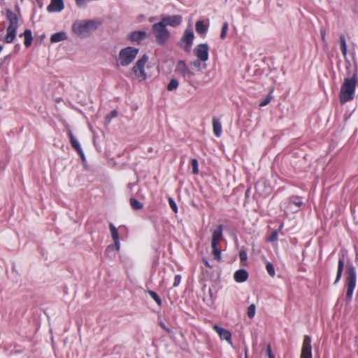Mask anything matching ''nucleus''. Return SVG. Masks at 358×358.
<instances>
[{
  "mask_svg": "<svg viewBox=\"0 0 358 358\" xmlns=\"http://www.w3.org/2000/svg\"><path fill=\"white\" fill-rule=\"evenodd\" d=\"M345 63L347 76L344 78L340 92V100L342 103L353 99L357 80V67H352L347 59H345Z\"/></svg>",
  "mask_w": 358,
  "mask_h": 358,
  "instance_id": "1",
  "label": "nucleus"
},
{
  "mask_svg": "<svg viewBox=\"0 0 358 358\" xmlns=\"http://www.w3.org/2000/svg\"><path fill=\"white\" fill-rule=\"evenodd\" d=\"M99 25V23L95 20L76 21L72 26V31L76 36L84 37L96 30Z\"/></svg>",
  "mask_w": 358,
  "mask_h": 358,
  "instance_id": "2",
  "label": "nucleus"
},
{
  "mask_svg": "<svg viewBox=\"0 0 358 358\" xmlns=\"http://www.w3.org/2000/svg\"><path fill=\"white\" fill-rule=\"evenodd\" d=\"M357 273L355 266L352 264H348L346 270V302L349 303L352 300V294L356 286Z\"/></svg>",
  "mask_w": 358,
  "mask_h": 358,
  "instance_id": "3",
  "label": "nucleus"
},
{
  "mask_svg": "<svg viewBox=\"0 0 358 358\" xmlns=\"http://www.w3.org/2000/svg\"><path fill=\"white\" fill-rule=\"evenodd\" d=\"M148 56L147 55H143L137 60L132 68V72L134 77L139 82L145 81L148 78V75L145 71V65L148 63Z\"/></svg>",
  "mask_w": 358,
  "mask_h": 358,
  "instance_id": "4",
  "label": "nucleus"
},
{
  "mask_svg": "<svg viewBox=\"0 0 358 358\" xmlns=\"http://www.w3.org/2000/svg\"><path fill=\"white\" fill-rule=\"evenodd\" d=\"M138 53V48L134 47L123 48L119 52L117 62L122 66H127L134 60Z\"/></svg>",
  "mask_w": 358,
  "mask_h": 358,
  "instance_id": "5",
  "label": "nucleus"
},
{
  "mask_svg": "<svg viewBox=\"0 0 358 358\" xmlns=\"http://www.w3.org/2000/svg\"><path fill=\"white\" fill-rule=\"evenodd\" d=\"M6 15L10 24L6 29L7 33L5 37V42L10 43L14 41L16 36V30L18 27V19L17 15L10 10L7 11Z\"/></svg>",
  "mask_w": 358,
  "mask_h": 358,
  "instance_id": "6",
  "label": "nucleus"
},
{
  "mask_svg": "<svg viewBox=\"0 0 358 358\" xmlns=\"http://www.w3.org/2000/svg\"><path fill=\"white\" fill-rule=\"evenodd\" d=\"M152 31L157 43L164 45L168 41L170 37V33L166 29V26L161 21L152 25Z\"/></svg>",
  "mask_w": 358,
  "mask_h": 358,
  "instance_id": "7",
  "label": "nucleus"
},
{
  "mask_svg": "<svg viewBox=\"0 0 358 358\" xmlns=\"http://www.w3.org/2000/svg\"><path fill=\"white\" fill-rule=\"evenodd\" d=\"M194 38V34L191 29H186L179 42V45L185 52L189 53L192 50V46Z\"/></svg>",
  "mask_w": 358,
  "mask_h": 358,
  "instance_id": "8",
  "label": "nucleus"
},
{
  "mask_svg": "<svg viewBox=\"0 0 358 358\" xmlns=\"http://www.w3.org/2000/svg\"><path fill=\"white\" fill-rule=\"evenodd\" d=\"M194 53L197 59L203 62H206L209 57V47L206 43H201L195 47Z\"/></svg>",
  "mask_w": 358,
  "mask_h": 358,
  "instance_id": "9",
  "label": "nucleus"
},
{
  "mask_svg": "<svg viewBox=\"0 0 358 358\" xmlns=\"http://www.w3.org/2000/svg\"><path fill=\"white\" fill-rule=\"evenodd\" d=\"M176 71L181 75L185 79L191 78L194 76V72L187 67L185 62L183 60H180L177 62Z\"/></svg>",
  "mask_w": 358,
  "mask_h": 358,
  "instance_id": "10",
  "label": "nucleus"
},
{
  "mask_svg": "<svg viewBox=\"0 0 358 358\" xmlns=\"http://www.w3.org/2000/svg\"><path fill=\"white\" fill-rule=\"evenodd\" d=\"M302 205V201L299 197L291 198L285 206H284L285 213H294L299 210Z\"/></svg>",
  "mask_w": 358,
  "mask_h": 358,
  "instance_id": "11",
  "label": "nucleus"
},
{
  "mask_svg": "<svg viewBox=\"0 0 358 358\" xmlns=\"http://www.w3.org/2000/svg\"><path fill=\"white\" fill-rule=\"evenodd\" d=\"M311 339L308 336H305L303 341L301 354L300 358H312Z\"/></svg>",
  "mask_w": 358,
  "mask_h": 358,
  "instance_id": "12",
  "label": "nucleus"
},
{
  "mask_svg": "<svg viewBox=\"0 0 358 358\" xmlns=\"http://www.w3.org/2000/svg\"><path fill=\"white\" fill-rule=\"evenodd\" d=\"M165 26L176 27L179 25L182 22V17L179 15L165 16L160 20Z\"/></svg>",
  "mask_w": 358,
  "mask_h": 358,
  "instance_id": "13",
  "label": "nucleus"
},
{
  "mask_svg": "<svg viewBox=\"0 0 358 358\" xmlns=\"http://www.w3.org/2000/svg\"><path fill=\"white\" fill-rule=\"evenodd\" d=\"M213 329L217 333L222 340H225L229 343L232 344L231 334L228 330L220 327L217 325H214Z\"/></svg>",
  "mask_w": 358,
  "mask_h": 358,
  "instance_id": "14",
  "label": "nucleus"
},
{
  "mask_svg": "<svg viewBox=\"0 0 358 358\" xmlns=\"http://www.w3.org/2000/svg\"><path fill=\"white\" fill-rule=\"evenodd\" d=\"M69 136L70 138V143L71 146L78 152L80 157L82 158L83 161L85 160L84 152L81 148V146L78 141V140L75 138V136L73 135L72 132L71 131H69Z\"/></svg>",
  "mask_w": 358,
  "mask_h": 358,
  "instance_id": "15",
  "label": "nucleus"
},
{
  "mask_svg": "<svg viewBox=\"0 0 358 358\" xmlns=\"http://www.w3.org/2000/svg\"><path fill=\"white\" fill-rule=\"evenodd\" d=\"M64 8V0H51L47 10L49 12H60Z\"/></svg>",
  "mask_w": 358,
  "mask_h": 358,
  "instance_id": "16",
  "label": "nucleus"
},
{
  "mask_svg": "<svg viewBox=\"0 0 358 358\" xmlns=\"http://www.w3.org/2000/svg\"><path fill=\"white\" fill-rule=\"evenodd\" d=\"M147 37V33L144 31H136L129 34V39L131 41L139 42Z\"/></svg>",
  "mask_w": 358,
  "mask_h": 358,
  "instance_id": "17",
  "label": "nucleus"
},
{
  "mask_svg": "<svg viewBox=\"0 0 358 358\" xmlns=\"http://www.w3.org/2000/svg\"><path fill=\"white\" fill-rule=\"evenodd\" d=\"M248 273L245 269H240L235 272L234 279L237 282H243L247 280Z\"/></svg>",
  "mask_w": 358,
  "mask_h": 358,
  "instance_id": "18",
  "label": "nucleus"
},
{
  "mask_svg": "<svg viewBox=\"0 0 358 358\" xmlns=\"http://www.w3.org/2000/svg\"><path fill=\"white\" fill-rule=\"evenodd\" d=\"M66 39H67V34L65 31L57 32L50 37L51 43H58Z\"/></svg>",
  "mask_w": 358,
  "mask_h": 358,
  "instance_id": "19",
  "label": "nucleus"
},
{
  "mask_svg": "<svg viewBox=\"0 0 358 358\" xmlns=\"http://www.w3.org/2000/svg\"><path fill=\"white\" fill-rule=\"evenodd\" d=\"M219 244L220 242L218 241H215V243L211 241L212 254L216 260H220L221 257V250Z\"/></svg>",
  "mask_w": 358,
  "mask_h": 358,
  "instance_id": "20",
  "label": "nucleus"
},
{
  "mask_svg": "<svg viewBox=\"0 0 358 358\" xmlns=\"http://www.w3.org/2000/svg\"><path fill=\"white\" fill-rule=\"evenodd\" d=\"M212 122L213 133L217 137H220L222 131L221 122L216 117H213Z\"/></svg>",
  "mask_w": 358,
  "mask_h": 358,
  "instance_id": "21",
  "label": "nucleus"
},
{
  "mask_svg": "<svg viewBox=\"0 0 358 358\" xmlns=\"http://www.w3.org/2000/svg\"><path fill=\"white\" fill-rule=\"evenodd\" d=\"M222 238V227L221 225H219L217 227V228L214 230L212 236V242L218 241L220 242V241Z\"/></svg>",
  "mask_w": 358,
  "mask_h": 358,
  "instance_id": "22",
  "label": "nucleus"
},
{
  "mask_svg": "<svg viewBox=\"0 0 358 358\" xmlns=\"http://www.w3.org/2000/svg\"><path fill=\"white\" fill-rule=\"evenodd\" d=\"M24 36V45L26 47H29L32 43V35L31 31L29 29H26L22 34H20V36Z\"/></svg>",
  "mask_w": 358,
  "mask_h": 358,
  "instance_id": "23",
  "label": "nucleus"
},
{
  "mask_svg": "<svg viewBox=\"0 0 358 358\" xmlns=\"http://www.w3.org/2000/svg\"><path fill=\"white\" fill-rule=\"evenodd\" d=\"M195 29L196 32L200 34H203L207 31V27L202 20H199L196 22Z\"/></svg>",
  "mask_w": 358,
  "mask_h": 358,
  "instance_id": "24",
  "label": "nucleus"
},
{
  "mask_svg": "<svg viewBox=\"0 0 358 358\" xmlns=\"http://www.w3.org/2000/svg\"><path fill=\"white\" fill-rule=\"evenodd\" d=\"M343 267H344V261L343 259H340L338 260V269H337V274H336V278L335 280V283L338 282L340 280L341 275H342Z\"/></svg>",
  "mask_w": 358,
  "mask_h": 358,
  "instance_id": "25",
  "label": "nucleus"
},
{
  "mask_svg": "<svg viewBox=\"0 0 358 358\" xmlns=\"http://www.w3.org/2000/svg\"><path fill=\"white\" fill-rule=\"evenodd\" d=\"M129 203L133 210H141L143 208V204L135 198L131 197L129 200Z\"/></svg>",
  "mask_w": 358,
  "mask_h": 358,
  "instance_id": "26",
  "label": "nucleus"
},
{
  "mask_svg": "<svg viewBox=\"0 0 358 358\" xmlns=\"http://www.w3.org/2000/svg\"><path fill=\"white\" fill-rule=\"evenodd\" d=\"M339 41L341 44V49L342 51V53L345 57H346L347 55V45L345 42V38L344 35H341L339 37Z\"/></svg>",
  "mask_w": 358,
  "mask_h": 358,
  "instance_id": "27",
  "label": "nucleus"
},
{
  "mask_svg": "<svg viewBox=\"0 0 358 358\" xmlns=\"http://www.w3.org/2000/svg\"><path fill=\"white\" fill-rule=\"evenodd\" d=\"M178 81L175 78H172L167 85V90L173 91L178 88Z\"/></svg>",
  "mask_w": 358,
  "mask_h": 358,
  "instance_id": "28",
  "label": "nucleus"
},
{
  "mask_svg": "<svg viewBox=\"0 0 358 358\" xmlns=\"http://www.w3.org/2000/svg\"><path fill=\"white\" fill-rule=\"evenodd\" d=\"M256 312V306L255 304H250L247 310V315L249 318L252 319L255 317Z\"/></svg>",
  "mask_w": 358,
  "mask_h": 358,
  "instance_id": "29",
  "label": "nucleus"
},
{
  "mask_svg": "<svg viewBox=\"0 0 358 358\" xmlns=\"http://www.w3.org/2000/svg\"><path fill=\"white\" fill-rule=\"evenodd\" d=\"M148 293L153 299V300L157 303V305H162V300L159 295L154 291L148 290Z\"/></svg>",
  "mask_w": 358,
  "mask_h": 358,
  "instance_id": "30",
  "label": "nucleus"
},
{
  "mask_svg": "<svg viewBox=\"0 0 358 358\" xmlns=\"http://www.w3.org/2000/svg\"><path fill=\"white\" fill-rule=\"evenodd\" d=\"M109 228L113 239L116 240L119 238L117 229L111 223L109 224Z\"/></svg>",
  "mask_w": 358,
  "mask_h": 358,
  "instance_id": "31",
  "label": "nucleus"
},
{
  "mask_svg": "<svg viewBox=\"0 0 358 358\" xmlns=\"http://www.w3.org/2000/svg\"><path fill=\"white\" fill-rule=\"evenodd\" d=\"M266 269L268 273L269 274V275H271V277H273L275 275V273L274 266L269 262H267L266 264Z\"/></svg>",
  "mask_w": 358,
  "mask_h": 358,
  "instance_id": "32",
  "label": "nucleus"
},
{
  "mask_svg": "<svg viewBox=\"0 0 358 358\" xmlns=\"http://www.w3.org/2000/svg\"><path fill=\"white\" fill-rule=\"evenodd\" d=\"M228 27H229V24L227 22H224L222 25V31H221V34H220V38L221 39H224L226 36H227V31H228Z\"/></svg>",
  "mask_w": 358,
  "mask_h": 358,
  "instance_id": "33",
  "label": "nucleus"
},
{
  "mask_svg": "<svg viewBox=\"0 0 358 358\" xmlns=\"http://www.w3.org/2000/svg\"><path fill=\"white\" fill-rule=\"evenodd\" d=\"M208 294H209V298H207V297H204L203 298V301H206V303L209 305V306H211L213 303V292H212V290L210 289H208Z\"/></svg>",
  "mask_w": 358,
  "mask_h": 358,
  "instance_id": "34",
  "label": "nucleus"
},
{
  "mask_svg": "<svg viewBox=\"0 0 358 358\" xmlns=\"http://www.w3.org/2000/svg\"><path fill=\"white\" fill-rule=\"evenodd\" d=\"M192 172L194 174H197L199 173V164L198 162L196 159H192Z\"/></svg>",
  "mask_w": 358,
  "mask_h": 358,
  "instance_id": "35",
  "label": "nucleus"
},
{
  "mask_svg": "<svg viewBox=\"0 0 358 358\" xmlns=\"http://www.w3.org/2000/svg\"><path fill=\"white\" fill-rule=\"evenodd\" d=\"M169 206L171 208V209L175 213H177L178 212V207H177V205H176V202L173 201V199L172 198H169Z\"/></svg>",
  "mask_w": 358,
  "mask_h": 358,
  "instance_id": "36",
  "label": "nucleus"
},
{
  "mask_svg": "<svg viewBox=\"0 0 358 358\" xmlns=\"http://www.w3.org/2000/svg\"><path fill=\"white\" fill-rule=\"evenodd\" d=\"M114 241V243H115V245H109L107 248V250H112L114 248V247L115 248L116 250L118 251L120 250V241H119V238L116 239V240H113Z\"/></svg>",
  "mask_w": 358,
  "mask_h": 358,
  "instance_id": "37",
  "label": "nucleus"
},
{
  "mask_svg": "<svg viewBox=\"0 0 358 358\" xmlns=\"http://www.w3.org/2000/svg\"><path fill=\"white\" fill-rule=\"evenodd\" d=\"M271 100V94H269L260 103H259V106L260 107H264L265 106H266L267 104H268L270 103Z\"/></svg>",
  "mask_w": 358,
  "mask_h": 358,
  "instance_id": "38",
  "label": "nucleus"
},
{
  "mask_svg": "<svg viewBox=\"0 0 358 358\" xmlns=\"http://www.w3.org/2000/svg\"><path fill=\"white\" fill-rule=\"evenodd\" d=\"M278 240V231H274L271 233L270 236L268 238V241L270 242H275Z\"/></svg>",
  "mask_w": 358,
  "mask_h": 358,
  "instance_id": "39",
  "label": "nucleus"
},
{
  "mask_svg": "<svg viewBox=\"0 0 358 358\" xmlns=\"http://www.w3.org/2000/svg\"><path fill=\"white\" fill-rule=\"evenodd\" d=\"M239 257L242 262H245L248 259V255H247L246 251L241 250L239 254Z\"/></svg>",
  "mask_w": 358,
  "mask_h": 358,
  "instance_id": "40",
  "label": "nucleus"
},
{
  "mask_svg": "<svg viewBox=\"0 0 358 358\" xmlns=\"http://www.w3.org/2000/svg\"><path fill=\"white\" fill-rule=\"evenodd\" d=\"M203 61L200 60L199 59H197L196 60L193 61L191 64L194 66L195 68H200L202 65Z\"/></svg>",
  "mask_w": 358,
  "mask_h": 358,
  "instance_id": "41",
  "label": "nucleus"
},
{
  "mask_svg": "<svg viewBox=\"0 0 358 358\" xmlns=\"http://www.w3.org/2000/svg\"><path fill=\"white\" fill-rule=\"evenodd\" d=\"M117 115V112L114 110H113L108 116L106 117V120L109 122L112 118L115 117Z\"/></svg>",
  "mask_w": 358,
  "mask_h": 358,
  "instance_id": "42",
  "label": "nucleus"
},
{
  "mask_svg": "<svg viewBox=\"0 0 358 358\" xmlns=\"http://www.w3.org/2000/svg\"><path fill=\"white\" fill-rule=\"evenodd\" d=\"M181 280V277L179 275H176L174 278L173 287H177L180 284Z\"/></svg>",
  "mask_w": 358,
  "mask_h": 358,
  "instance_id": "43",
  "label": "nucleus"
},
{
  "mask_svg": "<svg viewBox=\"0 0 358 358\" xmlns=\"http://www.w3.org/2000/svg\"><path fill=\"white\" fill-rule=\"evenodd\" d=\"M266 352H267V355H268V357H271V356H274L273 352H272L271 348L270 345H268L267 346Z\"/></svg>",
  "mask_w": 358,
  "mask_h": 358,
  "instance_id": "44",
  "label": "nucleus"
},
{
  "mask_svg": "<svg viewBox=\"0 0 358 358\" xmlns=\"http://www.w3.org/2000/svg\"><path fill=\"white\" fill-rule=\"evenodd\" d=\"M159 325L164 329H165L166 331L169 332L170 331V329L166 327V326L162 322H159Z\"/></svg>",
  "mask_w": 358,
  "mask_h": 358,
  "instance_id": "45",
  "label": "nucleus"
},
{
  "mask_svg": "<svg viewBox=\"0 0 358 358\" xmlns=\"http://www.w3.org/2000/svg\"><path fill=\"white\" fill-rule=\"evenodd\" d=\"M321 37L323 42H325V31L322 30L321 31Z\"/></svg>",
  "mask_w": 358,
  "mask_h": 358,
  "instance_id": "46",
  "label": "nucleus"
},
{
  "mask_svg": "<svg viewBox=\"0 0 358 358\" xmlns=\"http://www.w3.org/2000/svg\"><path fill=\"white\" fill-rule=\"evenodd\" d=\"M134 184H131V183H129V185H128V187H129V189H130L131 192H132V189H133V186H134Z\"/></svg>",
  "mask_w": 358,
  "mask_h": 358,
  "instance_id": "47",
  "label": "nucleus"
},
{
  "mask_svg": "<svg viewBox=\"0 0 358 358\" xmlns=\"http://www.w3.org/2000/svg\"><path fill=\"white\" fill-rule=\"evenodd\" d=\"M137 196H141V191H140V190H138V192H137Z\"/></svg>",
  "mask_w": 358,
  "mask_h": 358,
  "instance_id": "48",
  "label": "nucleus"
},
{
  "mask_svg": "<svg viewBox=\"0 0 358 358\" xmlns=\"http://www.w3.org/2000/svg\"><path fill=\"white\" fill-rule=\"evenodd\" d=\"M259 185H260V183H259V182H258V183H257V185H256V188H257V189H258V188H259Z\"/></svg>",
  "mask_w": 358,
  "mask_h": 358,
  "instance_id": "49",
  "label": "nucleus"
},
{
  "mask_svg": "<svg viewBox=\"0 0 358 358\" xmlns=\"http://www.w3.org/2000/svg\"><path fill=\"white\" fill-rule=\"evenodd\" d=\"M247 352H248V350L245 349V358H247Z\"/></svg>",
  "mask_w": 358,
  "mask_h": 358,
  "instance_id": "50",
  "label": "nucleus"
},
{
  "mask_svg": "<svg viewBox=\"0 0 358 358\" xmlns=\"http://www.w3.org/2000/svg\"><path fill=\"white\" fill-rule=\"evenodd\" d=\"M206 67V64H203V68L205 69Z\"/></svg>",
  "mask_w": 358,
  "mask_h": 358,
  "instance_id": "51",
  "label": "nucleus"
},
{
  "mask_svg": "<svg viewBox=\"0 0 358 358\" xmlns=\"http://www.w3.org/2000/svg\"><path fill=\"white\" fill-rule=\"evenodd\" d=\"M2 49H3V47L1 45H0V52H1Z\"/></svg>",
  "mask_w": 358,
  "mask_h": 358,
  "instance_id": "52",
  "label": "nucleus"
},
{
  "mask_svg": "<svg viewBox=\"0 0 358 358\" xmlns=\"http://www.w3.org/2000/svg\"><path fill=\"white\" fill-rule=\"evenodd\" d=\"M268 358H275V356H271Z\"/></svg>",
  "mask_w": 358,
  "mask_h": 358,
  "instance_id": "53",
  "label": "nucleus"
},
{
  "mask_svg": "<svg viewBox=\"0 0 358 358\" xmlns=\"http://www.w3.org/2000/svg\"><path fill=\"white\" fill-rule=\"evenodd\" d=\"M206 264L208 266V263L207 262H205Z\"/></svg>",
  "mask_w": 358,
  "mask_h": 358,
  "instance_id": "54",
  "label": "nucleus"
}]
</instances>
